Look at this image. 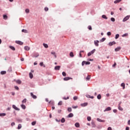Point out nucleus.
<instances>
[{
    "instance_id": "nucleus-62",
    "label": "nucleus",
    "mask_w": 130,
    "mask_h": 130,
    "mask_svg": "<svg viewBox=\"0 0 130 130\" xmlns=\"http://www.w3.org/2000/svg\"><path fill=\"white\" fill-rule=\"evenodd\" d=\"M127 123H128V124L129 125H130V120H129L128 121Z\"/></svg>"
},
{
    "instance_id": "nucleus-12",
    "label": "nucleus",
    "mask_w": 130,
    "mask_h": 130,
    "mask_svg": "<svg viewBox=\"0 0 130 130\" xmlns=\"http://www.w3.org/2000/svg\"><path fill=\"white\" fill-rule=\"evenodd\" d=\"M16 83H17V84H18L19 85L22 84V81H21V80H17L16 81H15Z\"/></svg>"
},
{
    "instance_id": "nucleus-31",
    "label": "nucleus",
    "mask_w": 130,
    "mask_h": 130,
    "mask_svg": "<svg viewBox=\"0 0 130 130\" xmlns=\"http://www.w3.org/2000/svg\"><path fill=\"white\" fill-rule=\"evenodd\" d=\"M21 106L22 109H26V106H25L24 105H21Z\"/></svg>"
},
{
    "instance_id": "nucleus-6",
    "label": "nucleus",
    "mask_w": 130,
    "mask_h": 130,
    "mask_svg": "<svg viewBox=\"0 0 130 130\" xmlns=\"http://www.w3.org/2000/svg\"><path fill=\"white\" fill-rule=\"evenodd\" d=\"M13 108H14V109H15V110H17L18 111H19L20 110V109L18 108L17 107H16V106L15 105H13L12 106Z\"/></svg>"
},
{
    "instance_id": "nucleus-34",
    "label": "nucleus",
    "mask_w": 130,
    "mask_h": 130,
    "mask_svg": "<svg viewBox=\"0 0 130 130\" xmlns=\"http://www.w3.org/2000/svg\"><path fill=\"white\" fill-rule=\"evenodd\" d=\"M62 76H63V77H66L67 76V73H66V72H63L62 73Z\"/></svg>"
},
{
    "instance_id": "nucleus-51",
    "label": "nucleus",
    "mask_w": 130,
    "mask_h": 130,
    "mask_svg": "<svg viewBox=\"0 0 130 130\" xmlns=\"http://www.w3.org/2000/svg\"><path fill=\"white\" fill-rule=\"evenodd\" d=\"M90 63H91V62L89 61H85V64L86 65L90 64Z\"/></svg>"
},
{
    "instance_id": "nucleus-56",
    "label": "nucleus",
    "mask_w": 130,
    "mask_h": 130,
    "mask_svg": "<svg viewBox=\"0 0 130 130\" xmlns=\"http://www.w3.org/2000/svg\"><path fill=\"white\" fill-rule=\"evenodd\" d=\"M73 99H74V100H77V99H78V96H74V98H73Z\"/></svg>"
},
{
    "instance_id": "nucleus-13",
    "label": "nucleus",
    "mask_w": 130,
    "mask_h": 130,
    "mask_svg": "<svg viewBox=\"0 0 130 130\" xmlns=\"http://www.w3.org/2000/svg\"><path fill=\"white\" fill-rule=\"evenodd\" d=\"M38 56H39V54L36 53H34L33 54V57H38Z\"/></svg>"
},
{
    "instance_id": "nucleus-41",
    "label": "nucleus",
    "mask_w": 130,
    "mask_h": 130,
    "mask_svg": "<svg viewBox=\"0 0 130 130\" xmlns=\"http://www.w3.org/2000/svg\"><path fill=\"white\" fill-rule=\"evenodd\" d=\"M87 97H88V98H91V99H94V96H90L89 95H88L87 96Z\"/></svg>"
},
{
    "instance_id": "nucleus-57",
    "label": "nucleus",
    "mask_w": 130,
    "mask_h": 130,
    "mask_svg": "<svg viewBox=\"0 0 130 130\" xmlns=\"http://www.w3.org/2000/svg\"><path fill=\"white\" fill-rule=\"evenodd\" d=\"M45 11L46 12H47V11H48V8L45 7Z\"/></svg>"
},
{
    "instance_id": "nucleus-37",
    "label": "nucleus",
    "mask_w": 130,
    "mask_h": 130,
    "mask_svg": "<svg viewBox=\"0 0 130 130\" xmlns=\"http://www.w3.org/2000/svg\"><path fill=\"white\" fill-rule=\"evenodd\" d=\"M68 111L69 112H72V108H68Z\"/></svg>"
},
{
    "instance_id": "nucleus-21",
    "label": "nucleus",
    "mask_w": 130,
    "mask_h": 130,
    "mask_svg": "<svg viewBox=\"0 0 130 130\" xmlns=\"http://www.w3.org/2000/svg\"><path fill=\"white\" fill-rule=\"evenodd\" d=\"M70 56H71V57H74V53L73 52L70 53Z\"/></svg>"
},
{
    "instance_id": "nucleus-8",
    "label": "nucleus",
    "mask_w": 130,
    "mask_h": 130,
    "mask_svg": "<svg viewBox=\"0 0 130 130\" xmlns=\"http://www.w3.org/2000/svg\"><path fill=\"white\" fill-rule=\"evenodd\" d=\"M99 41H94V44L95 46H99Z\"/></svg>"
},
{
    "instance_id": "nucleus-30",
    "label": "nucleus",
    "mask_w": 130,
    "mask_h": 130,
    "mask_svg": "<svg viewBox=\"0 0 130 130\" xmlns=\"http://www.w3.org/2000/svg\"><path fill=\"white\" fill-rule=\"evenodd\" d=\"M21 127H22V125L21 124H18V127H17L18 129H20Z\"/></svg>"
},
{
    "instance_id": "nucleus-45",
    "label": "nucleus",
    "mask_w": 130,
    "mask_h": 130,
    "mask_svg": "<svg viewBox=\"0 0 130 130\" xmlns=\"http://www.w3.org/2000/svg\"><path fill=\"white\" fill-rule=\"evenodd\" d=\"M31 124L32 125H35L36 124V121L32 122Z\"/></svg>"
},
{
    "instance_id": "nucleus-26",
    "label": "nucleus",
    "mask_w": 130,
    "mask_h": 130,
    "mask_svg": "<svg viewBox=\"0 0 130 130\" xmlns=\"http://www.w3.org/2000/svg\"><path fill=\"white\" fill-rule=\"evenodd\" d=\"M43 46H44V47H45V48H48V45H47V44L44 43Z\"/></svg>"
},
{
    "instance_id": "nucleus-5",
    "label": "nucleus",
    "mask_w": 130,
    "mask_h": 130,
    "mask_svg": "<svg viewBox=\"0 0 130 130\" xmlns=\"http://www.w3.org/2000/svg\"><path fill=\"white\" fill-rule=\"evenodd\" d=\"M16 43H17V44H19V45H23V42H22L21 41H16Z\"/></svg>"
},
{
    "instance_id": "nucleus-9",
    "label": "nucleus",
    "mask_w": 130,
    "mask_h": 130,
    "mask_svg": "<svg viewBox=\"0 0 130 130\" xmlns=\"http://www.w3.org/2000/svg\"><path fill=\"white\" fill-rule=\"evenodd\" d=\"M118 109L120 110V111H123V108L120 106V103L119 104Z\"/></svg>"
},
{
    "instance_id": "nucleus-40",
    "label": "nucleus",
    "mask_w": 130,
    "mask_h": 130,
    "mask_svg": "<svg viewBox=\"0 0 130 130\" xmlns=\"http://www.w3.org/2000/svg\"><path fill=\"white\" fill-rule=\"evenodd\" d=\"M111 20L112 21V22H115V19L113 17H112L111 18Z\"/></svg>"
},
{
    "instance_id": "nucleus-25",
    "label": "nucleus",
    "mask_w": 130,
    "mask_h": 130,
    "mask_svg": "<svg viewBox=\"0 0 130 130\" xmlns=\"http://www.w3.org/2000/svg\"><path fill=\"white\" fill-rule=\"evenodd\" d=\"M40 66H41V67H44V68H45V65H44L43 62L40 63Z\"/></svg>"
},
{
    "instance_id": "nucleus-42",
    "label": "nucleus",
    "mask_w": 130,
    "mask_h": 130,
    "mask_svg": "<svg viewBox=\"0 0 130 130\" xmlns=\"http://www.w3.org/2000/svg\"><path fill=\"white\" fill-rule=\"evenodd\" d=\"M70 98L69 96H68L67 98H66V96H64L62 99H63L64 100H67V99H69Z\"/></svg>"
},
{
    "instance_id": "nucleus-7",
    "label": "nucleus",
    "mask_w": 130,
    "mask_h": 130,
    "mask_svg": "<svg viewBox=\"0 0 130 130\" xmlns=\"http://www.w3.org/2000/svg\"><path fill=\"white\" fill-rule=\"evenodd\" d=\"M30 95L31 96V97H32L34 99H36V98H37V96L34 95V94H33V93L32 92L30 93Z\"/></svg>"
},
{
    "instance_id": "nucleus-55",
    "label": "nucleus",
    "mask_w": 130,
    "mask_h": 130,
    "mask_svg": "<svg viewBox=\"0 0 130 130\" xmlns=\"http://www.w3.org/2000/svg\"><path fill=\"white\" fill-rule=\"evenodd\" d=\"M107 35H108V36H110V35H111V32H110V31L108 32H107Z\"/></svg>"
},
{
    "instance_id": "nucleus-59",
    "label": "nucleus",
    "mask_w": 130,
    "mask_h": 130,
    "mask_svg": "<svg viewBox=\"0 0 130 130\" xmlns=\"http://www.w3.org/2000/svg\"><path fill=\"white\" fill-rule=\"evenodd\" d=\"M14 125H15V122H13L11 123V126H14Z\"/></svg>"
},
{
    "instance_id": "nucleus-24",
    "label": "nucleus",
    "mask_w": 130,
    "mask_h": 130,
    "mask_svg": "<svg viewBox=\"0 0 130 130\" xmlns=\"http://www.w3.org/2000/svg\"><path fill=\"white\" fill-rule=\"evenodd\" d=\"M102 17L103 18V19H105L106 20H107L108 18L106 17V15H103Z\"/></svg>"
},
{
    "instance_id": "nucleus-19",
    "label": "nucleus",
    "mask_w": 130,
    "mask_h": 130,
    "mask_svg": "<svg viewBox=\"0 0 130 130\" xmlns=\"http://www.w3.org/2000/svg\"><path fill=\"white\" fill-rule=\"evenodd\" d=\"M91 79V76L90 75H88L86 78V81H89Z\"/></svg>"
},
{
    "instance_id": "nucleus-35",
    "label": "nucleus",
    "mask_w": 130,
    "mask_h": 130,
    "mask_svg": "<svg viewBox=\"0 0 130 130\" xmlns=\"http://www.w3.org/2000/svg\"><path fill=\"white\" fill-rule=\"evenodd\" d=\"M97 98H98V99H99V100H100V99H101V94H99V95L97 96Z\"/></svg>"
},
{
    "instance_id": "nucleus-16",
    "label": "nucleus",
    "mask_w": 130,
    "mask_h": 130,
    "mask_svg": "<svg viewBox=\"0 0 130 130\" xmlns=\"http://www.w3.org/2000/svg\"><path fill=\"white\" fill-rule=\"evenodd\" d=\"M24 49H25V50H27V51L30 50V47H29L27 46H25L24 47Z\"/></svg>"
},
{
    "instance_id": "nucleus-50",
    "label": "nucleus",
    "mask_w": 130,
    "mask_h": 130,
    "mask_svg": "<svg viewBox=\"0 0 130 130\" xmlns=\"http://www.w3.org/2000/svg\"><path fill=\"white\" fill-rule=\"evenodd\" d=\"M87 120L88 121H91V117H87Z\"/></svg>"
},
{
    "instance_id": "nucleus-54",
    "label": "nucleus",
    "mask_w": 130,
    "mask_h": 130,
    "mask_svg": "<svg viewBox=\"0 0 130 130\" xmlns=\"http://www.w3.org/2000/svg\"><path fill=\"white\" fill-rule=\"evenodd\" d=\"M14 88H15V90H19V87H18L17 86H15L14 87Z\"/></svg>"
},
{
    "instance_id": "nucleus-10",
    "label": "nucleus",
    "mask_w": 130,
    "mask_h": 130,
    "mask_svg": "<svg viewBox=\"0 0 130 130\" xmlns=\"http://www.w3.org/2000/svg\"><path fill=\"white\" fill-rule=\"evenodd\" d=\"M98 121H99L100 122H104L105 121V120H102L99 118H97Z\"/></svg>"
},
{
    "instance_id": "nucleus-4",
    "label": "nucleus",
    "mask_w": 130,
    "mask_h": 130,
    "mask_svg": "<svg viewBox=\"0 0 130 130\" xmlns=\"http://www.w3.org/2000/svg\"><path fill=\"white\" fill-rule=\"evenodd\" d=\"M54 69L55 70V71H59V70H60V66H57L55 67Z\"/></svg>"
},
{
    "instance_id": "nucleus-49",
    "label": "nucleus",
    "mask_w": 130,
    "mask_h": 130,
    "mask_svg": "<svg viewBox=\"0 0 130 130\" xmlns=\"http://www.w3.org/2000/svg\"><path fill=\"white\" fill-rule=\"evenodd\" d=\"M88 29H89V30H92V26H91V25L88 26Z\"/></svg>"
},
{
    "instance_id": "nucleus-14",
    "label": "nucleus",
    "mask_w": 130,
    "mask_h": 130,
    "mask_svg": "<svg viewBox=\"0 0 130 130\" xmlns=\"http://www.w3.org/2000/svg\"><path fill=\"white\" fill-rule=\"evenodd\" d=\"M120 49H121V47H118L116 48L115 49V51H119V50H120Z\"/></svg>"
},
{
    "instance_id": "nucleus-48",
    "label": "nucleus",
    "mask_w": 130,
    "mask_h": 130,
    "mask_svg": "<svg viewBox=\"0 0 130 130\" xmlns=\"http://www.w3.org/2000/svg\"><path fill=\"white\" fill-rule=\"evenodd\" d=\"M30 11L28 9H27L25 10V12L27 13H29Z\"/></svg>"
},
{
    "instance_id": "nucleus-52",
    "label": "nucleus",
    "mask_w": 130,
    "mask_h": 130,
    "mask_svg": "<svg viewBox=\"0 0 130 130\" xmlns=\"http://www.w3.org/2000/svg\"><path fill=\"white\" fill-rule=\"evenodd\" d=\"M86 61H83L82 62V66H84L85 64Z\"/></svg>"
},
{
    "instance_id": "nucleus-20",
    "label": "nucleus",
    "mask_w": 130,
    "mask_h": 130,
    "mask_svg": "<svg viewBox=\"0 0 130 130\" xmlns=\"http://www.w3.org/2000/svg\"><path fill=\"white\" fill-rule=\"evenodd\" d=\"M75 125L76 127H80V123H76Z\"/></svg>"
},
{
    "instance_id": "nucleus-36",
    "label": "nucleus",
    "mask_w": 130,
    "mask_h": 130,
    "mask_svg": "<svg viewBox=\"0 0 130 130\" xmlns=\"http://www.w3.org/2000/svg\"><path fill=\"white\" fill-rule=\"evenodd\" d=\"M6 113H0V116H6Z\"/></svg>"
},
{
    "instance_id": "nucleus-53",
    "label": "nucleus",
    "mask_w": 130,
    "mask_h": 130,
    "mask_svg": "<svg viewBox=\"0 0 130 130\" xmlns=\"http://www.w3.org/2000/svg\"><path fill=\"white\" fill-rule=\"evenodd\" d=\"M106 39H105V38H102V39H101L102 42H104V41H105V40H106Z\"/></svg>"
},
{
    "instance_id": "nucleus-15",
    "label": "nucleus",
    "mask_w": 130,
    "mask_h": 130,
    "mask_svg": "<svg viewBox=\"0 0 130 130\" xmlns=\"http://www.w3.org/2000/svg\"><path fill=\"white\" fill-rule=\"evenodd\" d=\"M114 44H115V42H110L109 44L110 46H112V45H114Z\"/></svg>"
},
{
    "instance_id": "nucleus-22",
    "label": "nucleus",
    "mask_w": 130,
    "mask_h": 130,
    "mask_svg": "<svg viewBox=\"0 0 130 130\" xmlns=\"http://www.w3.org/2000/svg\"><path fill=\"white\" fill-rule=\"evenodd\" d=\"M73 116H74V114L72 113L68 115V117H73Z\"/></svg>"
},
{
    "instance_id": "nucleus-44",
    "label": "nucleus",
    "mask_w": 130,
    "mask_h": 130,
    "mask_svg": "<svg viewBox=\"0 0 130 130\" xmlns=\"http://www.w3.org/2000/svg\"><path fill=\"white\" fill-rule=\"evenodd\" d=\"M51 54L55 55V57H56V55H55V52H51Z\"/></svg>"
},
{
    "instance_id": "nucleus-32",
    "label": "nucleus",
    "mask_w": 130,
    "mask_h": 130,
    "mask_svg": "<svg viewBox=\"0 0 130 130\" xmlns=\"http://www.w3.org/2000/svg\"><path fill=\"white\" fill-rule=\"evenodd\" d=\"M87 105H88V103H87L81 104V106H87Z\"/></svg>"
},
{
    "instance_id": "nucleus-3",
    "label": "nucleus",
    "mask_w": 130,
    "mask_h": 130,
    "mask_svg": "<svg viewBox=\"0 0 130 130\" xmlns=\"http://www.w3.org/2000/svg\"><path fill=\"white\" fill-rule=\"evenodd\" d=\"M64 81H69V80H73L72 78L71 77H65L63 78Z\"/></svg>"
},
{
    "instance_id": "nucleus-61",
    "label": "nucleus",
    "mask_w": 130,
    "mask_h": 130,
    "mask_svg": "<svg viewBox=\"0 0 130 130\" xmlns=\"http://www.w3.org/2000/svg\"><path fill=\"white\" fill-rule=\"evenodd\" d=\"M116 66V63L115 62L114 64L113 65V67L114 68Z\"/></svg>"
},
{
    "instance_id": "nucleus-39",
    "label": "nucleus",
    "mask_w": 130,
    "mask_h": 130,
    "mask_svg": "<svg viewBox=\"0 0 130 130\" xmlns=\"http://www.w3.org/2000/svg\"><path fill=\"white\" fill-rule=\"evenodd\" d=\"M26 102H27V99H24L22 102V103H26Z\"/></svg>"
},
{
    "instance_id": "nucleus-46",
    "label": "nucleus",
    "mask_w": 130,
    "mask_h": 130,
    "mask_svg": "<svg viewBox=\"0 0 130 130\" xmlns=\"http://www.w3.org/2000/svg\"><path fill=\"white\" fill-rule=\"evenodd\" d=\"M61 122L63 123L64 121H66V119H64V118H62L61 120Z\"/></svg>"
},
{
    "instance_id": "nucleus-18",
    "label": "nucleus",
    "mask_w": 130,
    "mask_h": 130,
    "mask_svg": "<svg viewBox=\"0 0 130 130\" xmlns=\"http://www.w3.org/2000/svg\"><path fill=\"white\" fill-rule=\"evenodd\" d=\"M122 0H116L114 1V4H118V3H120Z\"/></svg>"
},
{
    "instance_id": "nucleus-27",
    "label": "nucleus",
    "mask_w": 130,
    "mask_h": 130,
    "mask_svg": "<svg viewBox=\"0 0 130 130\" xmlns=\"http://www.w3.org/2000/svg\"><path fill=\"white\" fill-rule=\"evenodd\" d=\"M1 75H6L7 74V72L6 71H2L1 72Z\"/></svg>"
},
{
    "instance_id": "nucleus-38",
    "label": "nucleus",
    "mask_w": 130,
    "mask_h": 130,
    "mask_svg": "<svg viewBox=\"0 0 130 130\" xmlns=\"http://www.w3.org/2000/svg\"><path fill=\"white\" fill-rule=\"evenodd\" d=\"M82 52H84V51H80V53H79L80 57H82Z\"/></svg>"
},
{
    "instance_id": "nucleus-63",
    "label": "nucleus",
    "mask_w": 130,
    "mask_h": 130,
    "mask_svg": "<svg viewBox=\"0 0 130 130\" xmlns=\"http://www.w3.org/2000/svg\"><path fill=\"white\" fill-rule=\"evenodd\" d=\"M126 130H129V127H126Z\"/></svg>"
},
{
    "instance_id": "nucleus-58",
    "label": "nucleus",
    "mask_w": 130,
    "mask_h": 130,
    "mask_svg": "<svg viewBox=\"0 0 130 130\" xmlns=\"http://www.w3.org/2000/svg\"><path fill=\"white\" fill-rule=\"evenodd\" d=\"M113 112H114V113H116L117 112V110L114 109V110H113Z\"/></svg>"
},
{
    "instance_id": "nucleus-17",
    "label": "nucleus",
    "mask_w": 130,
    "mask_h": 130,
    "mask_svg": "<svg viewBox=\"0 0 130 130\" xmlns=\"http://www.w3.org/2000/svg\"><path fill=\"white\" fill-rule=\"evenodd\" d=\"M3 18L4 20H7L8 19V16L7 15H3Z\"/></svg>"
},
{
    "instance_id": "nucleus-60",
    "label": "nucleus",
    "mask_w": 130,
    "mask_h": 130,
    "mask_svg": "<svg viewBox=\"0 0 130 130\" xmlns=\"http://www.w3.org/2000/svg\"><path fill=\"white\" fill-rule=\"evenodd\" d=\"M108 130H112V128H111V127H109L108 128Z\"/></svg>"
},
{
    "instance_id": "nucleus-33",
    "label": "nucleus",
    "mask_w": 130,
    "mask_h": 130,
    "mask_svg": "<svg viewBox=\"0 0 130 130\" xmlns=\"http://www.w3.org/2000/svg\"><path fill=\"white\" fill-rule=\"evenodd\" d=\"M22 32H23L24 33H28V30L26 29H22Z\"/></svg>"
},
{
    "instance_id": "nucleus-2",
    "label": "nucleus",
    "mask_w": 130,
    "mask_h": 130,
    "mask_svg": "<svg viewBox=\"0 0 130 130\" xmlns=\"http://www.w3.org/2000/svg\"><path fill=\"white\" fill-rule=\"evenodd\" d=\"M130 16L129 15H127L124 18V19H123V22H126V21H127V20H128V19H129Z\"/></svg>"
},
{
    "instance_id": "nucleus-29",
    "label": "nucleus",
    "mask_w": 130,
    "mask_h": 130,
    "mask_svg": "<svg viewBox=\"0 0 130 130\" xmlns=\"http://www.w3.org/2000/svg\"><path fill=\"white\" fill-rule=\"evenodd\" d=\"M121 87H123V89H124L125 88V84L123 83L121 84Z\"/></svg>"
},
{
    "instance_id": "nucleus-11",
    "label": "nucleus",
    "mask_w": 130,
    "mask_h": 130,
    "mask_svg": "<svg viewBox=\"0 0 130 130\" xmlns=\"http://www.w3.org/2000/svg\"><path fill=\"white\" fill-rule=\"evenodd\" d=\"M110 110H111V108H110V107H108L104 110V111H110Z\"/></svg>"
},
{
    "instance_id": "nucleus-47",
    "label": "nucleus",
    "mask_w": 130,
    "mask_h": 130,
    "mask_svg": "<svg viewBox=\"0 0 130 130\" xmlns=\"http://www.w3.org/2000/svg\"><path fill=\"white\" fill-rule=\"evenodd\" d=\"M58 105H62V101H60L58 103Z\"/></svg>"
},
{
    "instance_id": "nucleus-1",
    "label": "nucleus",
    "mask_w": 130,
    "mask_h": 130,
    "mask_svg": "<svg viewBox=\"0 0 130 130\" xmlns=\"http://www.w3.org/2000/svg\"><path fill=\"white\" fill-rule=\"evenodd\" d=\"M95 50H96L95 49H94L91 52H89L87 54L88 56H91V55H92V54H93V53H94V52H95Z\"/></svg>"
},
{
    "instance_id": "nucleus-64",
    "label": "nucleus",
    "mask_w": 130,
    "mask_h": 130,
    "mask_svg": "<svg viewBox=\"0 0 130 130\" xmlns=\"http://www.w3.org/2000/svg\"><path fill=\"white\" fill-rule=\"evenodd\" d=\"M11 94H12V95H13V96H14V95H15V92H11Z\"/></svg>"
},
{
    "instance_id": "nucleus-43",
    "label": "nucleus",
    "mask_w": 130,
    "mask_h": 130,
    "mask_svg": "<svg viewBox=\"0 0 130 130\" xmlns=\"http://www.w3.org/2000/svg\"><path fill=\"white\" fill-rule=\"evenodd\" d=\"M119 37V35H118V34L116 35L115 39H118Z\"/></svg>"
},
{
    "instance_id": "nucleus-28",
    "label": "nucleus",
    "mask_w": 130,
    "mask_h": 130,
    "mask_svg": "<svg viewBox=\"0 0 130 130\" xmlns=\"http://www.w3.org/2000/svg\"><path fill=\"white\" fill-rule=\"evenodd\" d=\"M10 48H11V49H12V50H16V49L14 47V46H10Z\"/></svg>"
},
{
    "instance_id": "nucleus-23",
    "label": "nucleus",
    "mask_w": 130,
    "mask_h": 130,
    "mask_svg": "<svg viewBox=\"0 0 130 130\" xmlns=\"http://www.w3.org/2000/svg\"><path fill=\"white\" fill-rule=\"evenodd\" d=\"M29 78L30 79H33V74L32 73H29Z\"/></svg>"
}]
</instances>
